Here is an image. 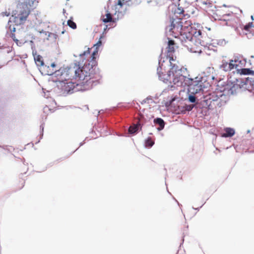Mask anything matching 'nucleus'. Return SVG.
<instances>
[{
	"label": "nucleus",
	"instance_id": "29",
	"mask_svg": "<svg viewBox=\"0 0 254 254\" xmlns=\"http://www.w3.org/2000/svg\"><path fill=\"white\" fill-rule=\"evenodd\" d=\"M148 2H154L156 3H158L159 1V0H147Z\"/></svg>",
	"mask_w": 254,
	"mask_h": 254
},
{
	"label": "nucleus",
	"instance_id": "30",
	"mask_svg": "<svg viewBox=\"0 0 254 254\" xmlns=\"http://www.w3.org/2000/svg\"><path fill=\"white\" fill-rule=\"evenodd\" d=\"M149 99H151V98H149L147 97L145 100H143V102L144 103H146V102H147V101Z\"/></svg>",
	"mask_w": 254,
	"mask_h": 254
},
{
	"label": "nucleus",
	"instance_id": "19",
	"mask_svg": "<svg viewBox=\"0 0 254 254\" xmlns=\"http://www.w3.org/2000/svg\"><path fill=\"white\" fill-rule=\"evenodd\" d=\"M154 123L159 125L160 127L158 128L159 130L163 129L165 126V123L164 121L161 118H157L154 120Z\"/></svg>",
	"mask_w": 254,
	"mask_h": 254
},
{
	"label": "nucleus",
	"instance_id": "14",
	"mask_svg": "<svg viewBox=\"0 0 254 254\" xmlns=\"http://www.w3.org/2000/svg\"><path fill=\"white\" fill-rule=\"evenodd\" d=\"M139 127H140V128H141L140 124L139 123V122H138L136 124H134L133 126H131L129 127V133L130 134L135 133L138 130Z\"/></svg>",
	"mask_w": 254,
	"mask_h": 254
},
{
	"label": "nucleus",
	"instance_id": "18",
	"mask_svg": "<svg viewBox=\"0 0 254 254\" xmlns=\"http://www.w3.org/2000/svg\"><path fill=\"white\" fill-rule=\"evenodd\" d=\"M225 133H224L222 136L223 137H231L235 134V130L231 128H226L225 129Z\"/></svg>",
	"mask_w": 254,
	"mask_h": 254
},
{
	"label": "nucleus",
	"instance_id": "2",
	"mask_svg": "<svg viewBox=\"0 0 254 254\" xmlns=\"http://www.w3.org/2000/svg\"><path fill=\"white\" fill-rule=\"evenodd\" d=\"M211 35L206 33L205 31L201 32L199 36H195L189 33L186 35H182L180 40L184 46L191 52L201 53L203 47L211 41Z\"/></svg>",
	"mask_w": 254,
	"mask_h": 254
},
{
	"label": "nucleus",
	"instance_id": "8",
	"mask_svg": "<svg viewBox=\"0 0 254 254\" xmlns=\"http://www.w3.org/2000/svg\"><path fill=\"white\" fill-rule=\"evenodd\" d=\"M238 63H240L238 60H230L229 63L223 62L221 68L225 71H230L234 68L237 69Z\"/></svg>",
	"mask_w": 254,
	"mask_h": 254
},
{
	"label": "nucleus",
	"instance_id": "20",
	"mask_svg": "<svg viewBox=\"0 0 254 254\" xmlns=\"http://www.w3.org/2000/svg\"><path fill=\"white\" fill-rule=\"evenodd\" d=\"M34 60L37 63V64L39 65H42L44 64V63L42 61V57L40 55H38L34 57Z\"/></svg>",
	"mask_w": 254,
	"mask_h": 254
},
{
	"label": "nucleus",
	"instance_id": "22",
	"mask_svg": "<svg viewBox=\"0 0 254 254\" xmlns=\"http://www.w3.org/2000/svg\"><path fill=\"white\" fill-rule=\"evenodd\" d=\"M154 144V142L152 140L151 137H148L145 141V146L151 147Z\"/></svg>",
	"mask_w": 254,
	"mask_h": 254
},
{
	"label": "nucleus",
	"instance_id": "24",
	"mask_svg": "<svg viewBox=\"0 0 254 254\" xmlns=\"http://www.w3.org/2000/svg\"><path fill=\"white\" fill-rule=\"evenodd\" d=\"M67 25L72 29H75L76 28V24L72 20L69 19L67 21Z\"/></svg>",
	"mask_w": 254,
	"mask_h": 254
},
{
	"label": "nucleus",
	"instance_id": "33",
	"mask_svg": "<svg viewBox=\"0 0 254 254\" xmlns=\"http://www.w3.org/2000/svg\"><path fill=\"white\" fill-rule=\"evenodd\" d=\"M13 32H15V28H13Z\"/></svg>",
	"mask_w": 254,
	"mask_h": 254
},
{
	"label": "nucleus",
	"instance_id": "3",
	"mask_svg": "<svg viewBox=\"0 0 254 254\" xmlns=\"http://www.w3.org/2000/svg\"><path fill=\"white\" fill-rule=\"evenodd\" d=\"M38 2L37 0H20L12 13L14 22L16 25L23 24Z\"/></svg>",
	"mask_w": 254,
	"mask_h": 254
},
{
	"label": "nucleus",
	"instance_id": "5",
	"mask_svg": "<svg viewBox=\"0 0 254 254\" xmlns=\"http://www.w3.org/2000/svg\"><path fill=\"white\" fill-rule=\"evenodd\" d=\"M161 70L160 67L157 68V74L161 80L166 83H173L177 86H181L183 85L186 76L183 74L182 69L178 65L171 67L167 74H163Z\"/></svg>",
	"mask_w": 254,
	"mask_h": 254
},
{
	"label": "nucleus",
	"instance_id": "7",
	"mask_svg": "<svg viewBox=\"0 0 254 254\" xmlns=\"http://www.w3.org/2000/svg\"><path fill=\"white\" fill-rule=\"evenodd\" d=\"M64 84L62 85L63 90L64 92L67 93H72L78 90L77 87L80 85L79 83L75 84L71 81L66 82H63Z\"/></svg>",
	"mask_w": 254,
	"mask_h": 254
},
{
	"label": "nucleus",
	"instance_id": "27",
	"mask_svg": "<svg viewBox=\"0 0 254 254\" xmlns=\"http://www.w3.org/2000/svg\"><path fill=\"white\" fill-rule=\"evenodd\" d=\"M189 100L191 103H194L195 101V97L194 96H190Z\"/></svg>",
	"mask_w": 254,
	"mask_h": 254
},
{
	"label": "nucleus",
	"instance_id": "25",
	"mask_svg": "<svg viewBox=\"0 0 254 254\" xmlns=\"http://www.w3.org/2000/svg\"><path fill=\"white\" fill-rule=\"evenodd\" d=\"M130 0H119L118 4L122 7L124 4H126L127 2Z\"/></svg>",
	"mask_w": 254,
	"mask_h": 254
},
{
	"label": "nucleus",
	"instance_id": "13",
	"mask_svg": "<svg viewBox=\"0 0 254 254\" xmlns=\"http://www.w3.org/2000/svg\"><path fill=\"white\" fill-rule=\"evenodd\" d=\"M175 43L173 40H169L168 42V45L167 47V54H173L175 52V48H174Z\"/></svg>",
	"mask_w": 254,
	"mask_h": 254
},
{
	"label": "nucleus",
	"instance_id": "17",
	"mask_svg": "<svg viewBox=\"0 0 254 254\" xmlns=\"http://www.w3.org/2000/svg\"><path fill=\"white\" fill-rule=\"evenodd\" d=\"M219 94H217L216 92H213L209 95V99L212 101H217L218 99L223 96V94L221 92L219 93Z\"/></svg>",
	"mask_w": 254,
	"mask_h": 254
},
{
	"label": "nucleus",
	"instance_id": "12",
	"mask_svg": "<svg viewBox=\"0 0 254 254\" xmlns=\"http://www.w3.org/2000/svg\"><path fill=\"white\" fill-rule=\"evenodd\" d=\"M238 73L240 74L243 75H253L254 74V71L250 69V68H241L239 69L237 68Z\"/></svg>",
	"mask_w": 254,
	"mask_h": 254
},
{
	"label": "nucleus",
	"instance_id": "10",
	"mask_svg": "<svg viewBox=\"0 0 254 254\" xmlns=\"http://www.w3.org/2000/svg\"><path fill=\"white\" fill-rule=\"evenodd\" d=\"M232 19L233 16L229 14L227 15H223L222 17L220 19H219V20L222 21V22H221V24L222 25L232 26L233 25V21Z\"/></svg>",
	"mask_w": 254,
	"mask_h": 254
},
{
	"label": "nucleus",
	"instance_id": "1",
	"mask_svg": "<svg viewBox=\"0 0 254 254\" xmlns=\"http://www.w3.org/2000/svg\"><path fill=\"white\" fill-rule=\"evenodd\" d=\"M184 12L183 9L178 8L176 13L180 14L179 17L173 18L171 25L167 29L172 33V36L179 39L181 36H185L188 33L195 36H200L201 32L204 31L203 27L197 23L192 24L190 19L186 20L185 18H182L181 14Z\"/></svg>",
	"mask_w": 254,
	"mask_h": 254
},
{
	"label": "nucleus",
	"instance_id": "6",
	"mask_svg": "<svg viewBox=\"0 0 254 254\" xmlns=\"http://www.w3.org/2000/svg\"><path fill=\"white\" fill-rule=\"evenodd\" d=\"M76 70V65L61 68L57 73V75L59 76V82H64V81L75 79Z\"/></svg>",
	"mask_w": 254,
	"mask_h": 254
},
{
	"label": "nucleus",
	"instance_id": "4",
	"mask_svg": "<svg viewBox=\"0 0 254 254\" xmlns=\"http://www.w3.org/2000/svg\"><path fill=\"white\" fill-rule=\"evenodd\" d=\"M75 79L78 81L80 86H83V90L88 89L96 79V74L90 64H84L80 67L76 65Z\"/></svg>",
	"mask_w": 254,
	"mask_h": 254
},
{
	"label": "nucleus",
	"instance_id": "26",
	"mask_svg": "<svg viewBox=\"0 0 254 254\" xmlns=\"http://www.w3.org/2000/svg\"><path fill=\"white\" fill-rule=\"evenodd\" d=\"M194 86H196V90L195 92L197 93L198 91H199L201 90V84H199V83L194 85Z\"/></svg>",
	"mask_w": 254,
	"mask_h": 254
},
{
	"label": "nucleus",
	"instance_id": "15",
	"mask_svg": "<svg viewBox=\"0 0 254 254\" xmlns=\"http://www.w3.org/2000/svg\"><path fill=\"white\" fill-rule=\"evenodd\" d=\"M102 21L105 23L109 22H115L112 18V14L109 12H107L105 15L103 16Z\"/></svg>",
	"mask_w": 254,
	"mask_h": 254
},
{
	"label": "nucleus",
	"instance_id": "21",
	"mask_svg": "<svg viewBox=\"0 0 254 254\" xmlns=\"http://www.w3.org/2000/svg\"><path fill=\"white\" fill-rule=\"evenodd\" d=\"M97 54H98V50H96V51H94V52L92 53V54L91 55L92 60H91V62H92V64H91L92 67H93V65H95L96 62H95V60L96 59V56L97 55Z\"/></svg>",
	"mask_w": 254,
	"mask_h": 254
},
{
	"label": "nucleus",
	"instance_id": "32",
	"mask_svg": "<svg viewBox=\"0 0 254 254\" xmlns=\"http://www.w3.org/2000/svg\"><path fill=\"white\" fill-rule=\"evenodd\" d=\"M251 19L252 20H254V16L253 15L251 16Z\"/></svg>",
	"mask_w": 254,
	"mask_h": 254
},
{
	"label": "nucleus",
	"instance_id": "23",
	"mask_svg": "<svg viewBox=\"0 0 254 254\" xmlns=\"http://www.w3.org/2000/svg\"><path fill=\"white\" fill-rule=\"evenodd\" d=\"M238 82H239V80H237V83L234 84L233 85V86H232V87L231 88V90L232 91V92L233 91H236V90H238L239 89H241V86H240V84L238 83Z\"/></svg>",
	"mask_w": 254,
	"mask_h": 254
},
{
	"label": "nucleus",
	"instance_id": "16",
	"mask_svg": "<svg viewBox=\"0 0 254 254\" xmlns=\"http://www.w3.org/2000/svg\"><path fill=\"white\" fill-rule=\"evenodd\" d=\"M167 58L169 59L171 67L175 65H178V61H176V57L174 58L173 54L167 55Z\"/></svg>",
	"mask_w": 254,
	"mask_h": 254
},
{
	"label": "nucleus",
	"instance_id": "34",
	"mask_svg": "<svg viewBox=\"0 0 254 254\" xmlns=\"http://www.w3.org/2000/svg\"><path fill=\"white\" fill-rule=\"evenodd\" d=\"M62 34L64 33V31H62Z\"/></svg>",
	"mask_w": 254,
	"mask_h": 254
},
{
	"label": "nucleus",
	"instance_id": "31",
	"mask_svg": "<svg viewBox=\"0 0 254 254\" xmlns=\"http://www.w3.org/2000/svg\"><path fill=\"white\" fill-rule=\"evenodd\" d=\"M51 66L53 67H55L56 66V64L54 63H53L51 64Z\"/></svg>",
	"mask_w": 254,
	"mask_h": 254
},
{
	"label": "nucleus",
	"instance_id": "11",
	"mask_svg": "<svg viewBox=\"0 0 254 254\" xmlns=\"http://www.w3.org/2000/svg\"><path fill=\"white\" fill-rule=\"evenodd\" d=\"M254 27V25L253 24V22H249L247 24L245 25H242L240 26V28H241L242 31H245V32H243V33L245 35H247L248 32L250 31V29L252 27Z\"/></svg>",
	"mask_w": 254,
	"mask_h": 254
},
{
	"label": "nucleus",
	"instance_id": "9",
	"mask_svg": "<svg viewBox=\"0 0 254 254\" xmlns=\"http://www.w3.org/2000/svg\"><path fill=\"white\" fill-rule=\"evenodd\" d=\"M11 37L18 46H21L24 43V37L21 35V32L20 31H17L16 34L11 32Z\"/></svg>",
	"mask_w": 254,
	"mask_h": 254
},
{
	"label": "nucleus",
	"instance_id": "28",
	"mask_svg": "<svg viewBox=\"0 0 254 254\" xmlns=\"http://www.w3.org/2000/svg\"><path fill=\"white\" fill-rule=\"evenodd\" d=\"M102 44V42L101 41H99L95 45H94V46H97L96 49L98 48V47L100 46Z\"/></svg>",
	"mask_w": 254,
	"mask_h": 254
}]
</instances>
